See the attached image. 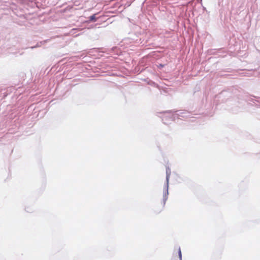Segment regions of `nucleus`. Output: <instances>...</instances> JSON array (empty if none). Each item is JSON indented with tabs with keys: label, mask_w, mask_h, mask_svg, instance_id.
Here are the masks:
<instances>
[{
	"label": "nucleus",
	"mask_w": 260,
	"mask_h": 260,
	"mask_svg": "<svg viewBox=\"0 0 260 260\" xmlns=\"http://www.w3.org/2000/svg\"><path fill=\"white\" fill-rule=\"evenodd\" d=\"M174 258H177L178 259L177 260H181L182 255L180 247L177 249L176 253L174 254Z\"/></svg>",
	"instance_id": "1"
},
{
	"label": "nucleus",
	"mask_w": 260,
	"mask_h": 260,
	"mask_svg": "<svg viewBox=\"0 0 260 260\" xmlns=\"http://www.w3.org/2000/svg\"><path fill=\"white\" fill-rule=\"evenodd\" d=\"M90 20H94L95 21V17L94 15L91 16L90 17Z\"/></svg>",
	"instance_id": "2"
},
{
	"label": "nucleus",
	"mask_w": 260,
	"mask_h": 260,
	"mask_svg": "<svg viewBox=\"0 0 260 260\" xmlns=\"http://www.w3.org/2000/svg\"><path fill=\"white\" fill-rule=\"evenodd\" d=\"M167 180H168V178H169V175L168 174V171H167Z\"/></svg>",
	"instance_id": "3"
},
{
	"label": "nucleus",
	"mask_w": 260,
	"mask_h": 260,
	"mask_svg": "<svg viewBox=\"0 0 260 260\" xmlns=\"http://www.w3.org/2000/svg\"><path fill=\"white\" fill-rule=\"evenodd\" d=\"M159 67H164V66H163L162 64H160Z\"/></svg>",
	"instance_id": "4"
}]
</instances>
